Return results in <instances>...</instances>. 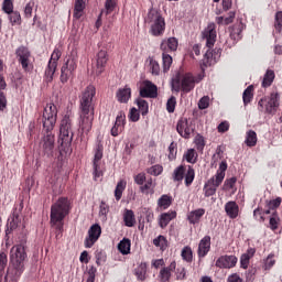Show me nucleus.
I'll return each instance as SVG.
<instances>
[{
  "label": "nucleus",
  "mask_w": 282,
  "mask_h": 282,
  "mask_svg": "<svg viewBox=\"0 0 282 282\" xmlns=\"http://www.w3.org/2000/svg\"><path fill=\"white\" fill-rule=\"evenodd\" d=\"M184 159L189 164H195L197 162V152H195V149H188L184 154Z\"/></svg>",
  "instance_id": "obj_45"
},
{
  "label": "nucleus",
  "mask_w": 282,
  "mask_h": 282,
  "mask_svg": "<svg viewBox=\"0 0 282 282\" xmlns=\"http://www.w3.org/2000/svg\"><path fill=\"white\" fill-rule=\"evenodd\" d=\"M237 257L236 256H220L217 260H216V268H219L220 270H230L231 268H235V265H237Z\"/></svg>",
  "instance_id": "obj_15"
},
{
  "label": "nucleus",
  "mask_w": 282,
  "mask_h": 282,
  "mask_svg": "<svg viewBox=\"0 0 282 282\" xmlns=\"http://www.w3.org/2000/svg\"><path fill=\"white\" fill-rule=\"evenodd\" d=\"M176 131L181 138L188 140L191 138V134L195 130L193 129V126H191V123H188V119L182 118L178 120V122L176 124Z\"/></svg>",
  "instance_id": "obj_16"
},
{
  "label": "nucleus",
  "mask_w": 282,
  "mask_h": 282,
  "mask_svg": "<svg viewBox=\"0 0 282 282\" xmlns=\"http://www.w3.org/2000/svg\"><path fill=\"white\" fill-rule=\"evenodd\" d=\"M2 10H4L7 14L12 13L14 10V4L12 3V0H4L2 4Z\"/></svg>",
  "instance_id": "obj_58"
},
{
  "label": "nucleus",
  "mask_w": 282,
  "mask_h": 282,
  "mask_svg": "<svg viewBox=\"0 0 282 282\" xmlns=\"http://www.w3.org/2000/svg\"><path fill=\"white\" fill-rule=\"evenodd\" d=\"M177 105V99L175 97H171L166 102V109L169 113H173L175 111V106Z\"/></svg>",
  "instance_id": "obj_56"
},
{
  "label": "nucleus",
  "mask_w": 282,
  "mask_h": 282,
  "mask_svg": "<svg viewBox=\"0 0 282 282\" xmlns=\"http://www.w3.org/2000/svg\"><path fill=\"white\" fill-rule=\"evenodd\" d=\"M243 32V24L240 22L238 24H235L230 29V39L232 41H239L241 39V33Z\"/></svg>",
  "instance_id": "obj_30"
},
{
  "label": "nucleus",
  "mask_w": 282,
  "mask_h": 282,
  "mask_svg": "<svg viewBox=\"0 0 282 282\" xmlns=\"http://www.w3.org/2000/svg\"><path fill=\"white\" fill-rule=\"evenodd\" d=\"M141 98H158V86L151 80H143V87H140Z\"/></svg>",
  "instance_id": "obj_17"
},
{
  "label": "nucleus",
  "mask_w": 282,
  "mask_h": 282,
  "mask_svg": "<svg viewBox=\"0 0 282 282\" xmlns=\"http://www.w3.org/2000/svg\"><path fill=\"white\" fill-rule=\"evenodd\" d=\"M15 55L19 63L22 65V69L28 72V67H30V56H32L30 50L25 46H20L17 48Z\"/></svg>",
  "instance_id": "obj_18"
},
{
  "label": "nucleus",
  "mask_w": 282,
  "mask_h": 282,
  "mask_svg": "<svg viewBox=\"0 0 282 282\" xmlns=\"http://www.w3.org/2000/svg\"><path fill=\"white\" fill-rule=\"evenodd\" d=\"M78 126L82 135H89L94 127V112H79Z\"/></svg>",
  "instance_id": "obj_12"
},
{
  "label": "nucleus",
  "mask_w": 282,
  "mask_h": 282,
  "mask_svg": "<svg viewBox=\"0 0 282 282\" xmlns=\"http://www.w3.org/2000/svg\"><path fill=\"white\" fill-rule=\"evenodd\" d=\"M134 274L138 281H144L147 279V263H141L135 270Z\"/></svg>",
  "instance_id": "obj_42"
},
{
  "label": "nucleus",
  "mask_w": 282,
  "mask_h": 282,
  "mask_svg": "<svg viewBox=\"0 0 282 282\" xmlns=\"http://www.w3.org/2000/svg\"><path fill=\"white\" fill-rule=\"evenodd\" d=\"M131 99V88L126 86L124 88H119L117 90L118 102L127 104Z\"/></svg>",
  "instance_id": "obj_26"
},
{
  "label": "nucleus",
  "mask_w": 282,
  "mask_h": 282,
  "mask_svg": "<svg viewBox=\"0 0 282 282\" xmlns=\"http://www.w3.org/2000/svg\"><path fill=\"white\" fill-rule=\"evenodd\" d=\"M221 182L223 181H218V178H216L215 176L209 178L204 186L205 197H213V195L217 193V188L221 186Z\"/></svg>",
  "instance_id": "obj_21"
},
{
  "label": "nucleus",
  "mask_w": 282,
  "mask_h": 282,
  "mask_svg": "<svg viewBox=\"0 0 282 282\" xmlns=\"http://www.w3.org/2000/svg\"><path fill=\"white\" fill-rule=\"evenodd\" d=\"M100 235H102V228L100 225L95 224L88 229V237L85 239V248H91L98 239H100Z\"/></svg>",
  "instance_id": "obj_13"
},
{
  "label": "nucleus",
  "mask_w": 282,
  "mask_h": 282,
  "mask_svg": "<svg viewBox=\"0 0 282 282\" xmlns=\"http://www.w3.org/2000/svg\"><path fill=\"white\" fill-rule=\"evenodd\" d=\"M237 184V177L232 176L230 178H227L225 182H224V185H223V191H232V193H235L237 191V187H235V185Z\"/></svg>",
  "instance_id": "obj_40"
},
{
  "label": "nucleus",
  "mask_w": 282,
  "mask_h": 282,
  "mask_svg": "<svg viewBox=\"0 0 282 282\" xmlns=\"http://www.w3.org/2000/svg\"><path fill=\"white\" fill-rule=\"evenodd\" d=\"M267 206L270 210H276L281 206V197L267 202Z\"/></svg>",
  "instance_id": "obj_59"
},
{
  "label": "nucleus",
  "mask_w": 282,
  "mask_h": 282,
  "mask_svg": "<svg viewBox=\"0 0 282 282\" xmlns=\"http://www.w3.org/2000/svg\"><path fill=\"white\" fill-rule=\"evenodd\" d=\"M137 105L142 116H147L149 113V102H147V100L138 98Z\"/></svg>",
  "instance_id": "obj_49"
},
{
  "label": "nucleus",
  "mask_w": 282,
  "mask_h": 282,
  "mask_svg": "<svg viewBox=\"0 0 282 282\" xmlns=\"http://www.w3.org/2000/svg\"><path fill=\"white\" fill-rule=\"evenodd\" d=\"M153 243L156 248H160V250H165L166 248H169V241L166 240V237L162 235L154 238Z\"/></svg>",
  "instance_id": "obj_43"
},
{
  "label": "nucleus",
  "mask_w": 282,
  "mask_h": 282,
  "mask_svg": "<svg viewBox=\"0 0 282 282\" xmlns=\"http://www.w3.org/2000/svg\"><path fill=\"white\" fill-rule=\"evenodd\" d=\"M172 89L174 91H184V94H188L195 89V76L191 73H177L172 78Z\"/></svg>",
  "instance_id": "obj_4"
},
{
  "label": "nucleus",
  "mask_w": 282,
  "mask_h": 282,
  "mask_svg": "<svg viewBox=\"0 0 282 282\" xmlns=\"http://www.w3.org/2000/svg\"><path fill=\"white\" fill-rule=\"evenodd\" d=\"M96 96V87L88 86L82 95L79 112H94V97Z\"/></svg>",
  "instance_id": "obj_8"
},
{
  "label": "nucleus",
  "mask_w": 282,
  "mask_h": 282,
  "mask_svg": "<svg viewBox=\"0 0 282 282\" xmlns=\"http://www.w3.org/2000/svg\"><path fill=\"white\" fill-rule=\"evenodd\" d=\"M78 59L74 56H69L62 66L61 69V83H67L74 76L76 68L78 67Z\"/></svg>",
  "instance_id": "obj_9"
},
{
  "label": "nucleus",
  "mask_w": 282,
  "mask_h": 282,
  "mask_svg": "<svg viewBox=\"0 0 282 282\" xmlns=\"http://www.w3.org/2000/svg\"><path fill=\"white\" fill-rule=\"evenodd\" d=\"M22 210H23V204H20L19 208H15V210L13 212V216L8 220L7 235H10L12 230H17V228H19V224H21Z\"/></svg>",
  "instance_id": "obj_20"
},
{
  "label": "nucleus",
  "mask_w": 282,
  "mask_h": 282,
  "mask_svg": "<svg viewBox=\"0 0 282 282\" xmlns=\"http://www.w3.org/2000/svg\"><path fill=\"white\" fill-rule=\"evenodd\" d=\"M108 213H109V205L106 204L105 202H101L100 206H99V215H100V217H102L104 219H107Z\"/></svg>",
  "instance_id": "obj_57"
},
{
  "label": "nucleus",
  "mask_w": 282,
  "mask_h": 282,
  "mask_svg": "<svg viewBox=\"0 0 282 282\" xmlns=\"http://www.w3.org/2000/svg\"><path fill=\"white\" fill-rule=\"evenodd\" d=\"M195 180V170L192 166H188V170L185 174V185L191 186Z\"/></svg>",
  "instance_id": "obj_51"
},
{
  "label": "nucleus",
  "mask_w": 282,
  "mask_h": 282,
  "mask_svg": "<svg viewBox=\"0 0 282 282\" xmlns=\"http://www.w3.org/2000/svg\"><path fill=\"white\" fill-rule=\"evenodd\" d=\"M181 257L184 261L191 263L193 261V249H191V247H184L182 249Z\"/></svg>",
  "instance_id": "obj_48"
},
{
  "label": "nucleus",
  "mask_w": 282,
  "mask_h": 282,
  "mask_svg": "<svg viewBox=\"0 0 282 282\" xmlns=\"http://www.w3.org/2000/svg\"><path fill=\"white\" fill-rule=\"evenodd\" d=\"M58 58H61V51L55 48L51 55L47 67L44 73V80L52 83L54 80V74H56V67H58Z\"/></svg>",
  "instance_id": "obj_10"
},
{
  "label": "nucleus",
  "mask_w": 282,
  "mask_h": 282,
  "mask_svg": "<svg viewBox=\"0 0 282 282\" xmlns=\"http://www.w3.org/2000/svg\"><path fill=\"white\" fill-rule=\"evenodd\" d=\"M56 139L52 132H45L44 137L40 141V151L46 158H52L54 155V147Z\"/></svg>",
  "instance_id": "obj_11"
},
{
  "label": "nucleus",
  "mask_w": 282,
  "mask_h": 282,
  "mask_svg": "<svg viewBox=\"0 0 282 282\" xmlns=\"http://www.w3.org/2000/svg\"><path fill=\"white\" fill-rule=\"evenodd\" d=\"M150 72L152 76H160V64L155 59H150Z\"/></svg>",
  "instance_id": "obj_54"
},
{
  "label": "nucleus",
  "mask_w": 282,
  "mask_h": 282,
  "mask_svg": "<svg viewBox=\"0 0 282 282\" xmlns=\"http://www.w3.org/2000/svg\"><path fill=\"white\" fill-rule=\"evenodd\" d=\"M118 250L121 254H129L131 252V240L129 238H123L118 243Z\"/></svg>",
  "instance_id": "obj_34"
},
{
  "label": "nucleus",
  "mask_w": 282,
  "mask_h": 282,
  "mask_svg": "<svg viewBox=\"0 0 282 282\" xmlns=\"http://www.w3.org/2000/svg\"><path fill=\"white\" fill-rule=\"evenodd\" d=\"M113 10H116V0H106L105 9L101 10V14H106L107 17L108 14H111Z\"/></svg>",
  "instance_id": "obj_46"
},
{
  "label": "nucleus",
  "mask_w": 282,
  "mask_h": 282,
  "mask_svg": "<svg viewBox=\"0 0 282 282\" xmlns=\"http://www.w3.org/2000/svg\"><path fill=\"white\" fill-rule=\"evenodd\" d=\"M215 28H217L215 22H210L203 32V39H206V47L208 50H212L217 41V31H215Z\"/></svg>",
  "instance_id": "obj_14"
},
{
  "label": "nucleus",
  "mask_w": 282,
  "mask_h": 282,
  "mask_svg": "<svg viewBox=\"0 0 282 282\" xmlns=\"http://www.w3.org/2000/svg\"><path fill=\"white\" fill-rule=\"evenodd\" d=\"M177 39L175 37H170L167 40H164L162 43H161V50L163 52H166V47L170 50V52H175L177 50Z\"/></svg>",
  "instance_id": "obj_29"
},
{
  "label": "nucleus",
  "mask_w": 282,
  "mask_h": 282,
  "mask_svg": "<svg viewBox=\"0 0 282 282\" xmlns=\"http://www.w3.org/2000/svg\"><path fill=\"white\" fill-rule=\"evenodd\" d=\"M72 210V203L67 197H59L56 203L51 206V226L61 235L63 232V221L66 215Z\"/></svg>",
  "instance_id": "obj_1"
},
{
  "label": "nucleus",
  "mask_w": 282,
  "mask_h": 282,
  "mask_svg": "<svg viewBox=\"0 0 282 282\" xmlns=\"http://www.w3.org/2000/svg\"><path fill=\"white\" fill-rule=\"evenodd\" d=\"M186 279V268L180 267L176 269V280L184 281Z\"/></svg>",
  "instance_id": "obj_61"
},
{
  "label": "nucleus",
  "mask_w": 282,
  "mask_h": 282,
  "mask_svg": "<svg viewBox=\"0 0 282 282\" xmlns=\"http://www.w3.org/2000/svg\"><path fill=\"white\" fill-rule=\"evenodd\" d=\"M126 120H127V116L124 115L123 111H120V112L117 115L115 124H117V127H123V128H124V121H126Z\"/></svg>",
  "instance_id": "obj_60"
},
{
  "label": "nucleus",
  "mask_w": 282,
  "mask_h": 282,
  "mask_svg": "<svg viewBox=\"0 0 282 282\" xmlns=\"http://www.w3.org/2000/svg\"><path fill=\"white\" fill-rule=\"evenodd\" d=\"M127 188V181H119L117 183L116 189H115V197L117 202H120L122 199V193H124V189Z\"/></svg>",
  "instance_id": "obj_37"
},
{
  "label": "nucleus",
  "mask_w": 282,
  "mask_h": 282,
  "mask_svg": "<svg viewBox=\"0 0 282 282\" xmlns=\"http://www.w3.org/2000/svg\"><path fill=\"white\" fill-rule=\"evenodd\" d=\"M6 268H8V253L6 251L0 252V282L6 276Z\"/></svg>",
  "instance_id": "obj_31"
},
{
  "label": "nucleus",
  "mask_w": 282,
  "mask_h": 282,
  "mask_svg": "<svg viewBox=\"0 0 282 282\" xmlns=\"http://www.w3.org/2000/svg\"><path fill=\"white\" fill-rule=\"evenodd\" d=\"M162 61H163V72L166 73L169 72V69H171V65H173V57L166 53H163Z\"/></svg>",
  "instance_id": "obj_47"
},
{
  "label": "nucleus",
  "mask_w": 282,
  "mask_h": 282,
  "mask_svg": "<svg viewBox=\"0 0 282 282\" xmlns=\"http://www.w3.org/2000/svg\"><path fill=\"white\" fill-rule=\"evenodd\" d=\"M184 173H186V170L184 169V165H180L176 167L173 172V181L174 182H182L184 180Z\"/></svg>",
  "instance_id": "obj_44"
},
{
  "label": "nucleus",
  "mask_w": 282,
  "mask_h": 282,
  "mask_svg": "<svg viewBox=\"0 0 282 282\" xmlns=\"http://www.w3.org/2000/svg\"><path fill=\"white\" fill-rule=\"evenodd\" d=\"M107 61H109V57L107 56V51L101 50L97 54V68L96 74L99 76V74H102L105 72V66L107 65Z\"/></svg>",
  "instance_id": "obj_23"
},
{
  "label": "nucleus",
  "mask_w": 282,
  "mask_h": 282,
  "mask_svg": "<svg viewBox=\"0 0 282 282\" xmlns=\"http://www.w3.org/2000/svg\"><path fill=\"white\" fill-rule=\"evenodd\" d=\"M275 32L281 33L282 31V11H278L274 18Z\"/></svg>",
  "instance_id": "obj_53"
},
{
  "label": "nucleus",
  "mask_w": 282,
  "mask_h": 282,
  "mask_svg": "<svg viewBox=\"0 0 282 282\" xmlns=\"http://www.w3.org/2000/svg\"><path fill=\"white\" fill-rule=\"evenodd\" d=\"M204 215H206V209L198 208V209L191 212L187 216V219H188L189 224H193V225L199 224V219H202V217H204Z\"/></svg>",
  "instance_id": "obj_27"
},
{
  "label": "nucleus",
  "mask_w": 282,
  "mask_h": 282,
  "mask_svg": "<svg viewBox=\"0 0 282 282\" xmlns=\"http://www.w3.org/2000/svg\"><path fill=\"white\" fill-rule=\"evenodd\" d=\"M162 171H164V167H162V165H154L150 169L149 173L150 175H162Z\"/></svg>",
  "instance_id": "obj_64"
},
{
  "label": "nucleus",
  "mask_w": 282,
  "mask_h": 282,
  "mask_svg": "<svg viewBox=\"0 0 282 282\" xmlns=\"http://www.w3.org/2000/svg\"><path fill=\"white\" fill-rule=\"evenodd\" d=\"M209 105H210V98H208V96L200 98V100L198 101L199 109H208Z\"/></svg>",
  "instance_id": "obj_62"
},
{
  "label": "nucleus",
  "mask_w": 282,
  "mask_h": 282,
  "mask_svg": "<svg viewBox=\"0 0 282 282\" xmlns=\"http://www.w3.org/2000/svg\"><path fill=\"white\" fill-rule=\"evenodd\" d=\"M123 220L128 228H133L135 226V214H133V210L127 209L123 214Z\"/></svg>",
  "instance_id": "obj_33"
},
{
  "label": "nucleus",
  "mask_w": 282,
  "mask_h": 282,
  "mask_svg": "<svg viewBox=\"0 0 282 282\" xmlns=\"http://www.w3.org/2000/svg\"><path fill=\"white\" fill-rule=\"evenodd\" d=\"M245 144H247V147H257V132H254V130L247 132Z\"/></svg>",
  "instance_id": "obj_41"
},
{
  "label": "nucleus",
  "mask_w": 282,
  "mask_h": 282,
  "mask_svg": "<svg viewBox=\"0 0 282 282\" xmlns=\"http://www.w3.org/2000/svg\"><path fill=\"white\" fill-rule=\"evenodd\" d=\"M74 140V123L69 116H64L59 124V138L58 144L61 151H69L72 147V141Z\"/></svg>",
  "instance_id": "obj_3"
},
{
  "label": "nucleus",
  "mask_w": 282,
  "mask_h": 282,
  "mask_svg": "<svg viewBox=\"0 0 282 282\" xmlns=\"http://www.w3.org/2000/svg\"><path fill=\"white\" fill-rule=\"evenodd\" d=\"M25 259H28V253L25 252V246L22 243L15 245L10 250V262L14 268L13 279H19L23 274L25 269Z\"/></svg>",
  "instance_id": "obj_2"
},
{
  "label": "nucleus",
  "mask_w": 282,
  "mask_h": 282,
  "mask_svg": "<svg viewBox=\"0 0 282 282\" xmlns=\"http://www.w3.org/2000/svg\"><path fill=\"white\" fill-rule=\"evenodd\" d=\"M56 118H58V109L54 104H47L42 115V124L44 133L54 131L56 127Z\"/></svg>",
  "instance_id": "obj_6"
},
{
  "label": "nucleus",
  "mask_w": 282,
  "mask_h": 282,
  "mask_svg": "<svg viewBox=\"0 0 282 282\" xmlns=\"http://www.w3.org/2000/svg\"><path fill=\"white\" fill-rule=\"evenodd\" d=\"M225 210L230 219H237L239 216V205H237L235 202H228L225 205Z\"/></svg>",
  "instance_id": "obj_28"
},
{
  "label": "nucleus",
  "mask_w": 282,
  "mask_h": 282,
  "mask_svg": "<svg viewBox=\"0 0 282 282\" xmlns=\"http://www.w3.org/2000/svg\"><path fill=\"white\" fill-rule=\"evenodd\" d=\"M274 70L268 69L262 80V87H270L274 83Z\"/></svg>",
  "instance_id": "obj_39"
},
{
  "label": "nucleus",
  "mask_w": 282,
  "mask_h": 282,
  "mask_svg": "<svg viewBox=\"0 0 282 282\" xmlns=\"http://www.w3.org/2000/svg\"><path fill=\"white\" fill-rule=\"evenodd\" d=\"M279 224H281V218H279V214L274 210L269 219V228L271 230H278Z\"/></svg>",
  "instance_id": "obj_38"
},
{
  "label": "nucleus",
  "mask_w": 282,
  "mask_h": 282,
  "mask_svg": "<svg viewBox=\"0 0 282 282\" xmlns=\"http://www.w3.org/2000/svg\"><path fill=\"white\" fill-rule=\"evenodd\" d=\"M177 264L175 261L171 262L169 267L161 269L159 276L161 282H169L171 281L172 272L175 271Z\"/></svg>",
  "instance_id": "obj_24"
},
{
  "label": "nucleus",
  "mask_w": 282,
  "mask_h": 282,
  "mask_svg": "<svg viewBox=\"0 0 282 282\" xmlns=\"http://www.w3.org/2000/svg\"><path fill=\"white\" fill-rule=\"evenodd\" d=\"M194 144H196L197 151H204V147H206V143L204 142V137L196 135L194 139Z\"/></svg>",
  "instance_id": "obj_55"
},
{
  "label": "nucleus",
  "mask_w": 282,
  "mask_h": 282,
  "mask_svg": "<svg viewBox=\"0 0 282 282\" xmlns=\"http://www.w3.org/2000/svg\"><path fill=\"white\" fill-rule=\"evenodd\" d=\"M9 20L12 25H21V13L19 11H11Z\"/></svg>",
  "instance_id": "obj_50"
},
{
  "label": "nucleus",
  "mask_w": 282,
  "mask_h": 282,
  "mask_svg": "<svg viewBox=\"0 0 282 282\" xmlns=\"http://www.w3.org/2000/svg\"><path fill=\"white\" fill-rule=\"evenodd\" d=\"M228 170V163L226 161H221L219 164V169L217 170L214 177L218 180V182H224V178L226 177V171Z\"/></svg>",
  "instance_id": "obj_35"
},
{
  "label": "nucleus",
  "mask_w": 282,
  "mask_h": 282,
  "mask_svg": "<svg viewBox=\"0 0 282 282\" xmlns=\"http://www.w3.org/2000/svg\"><path fill=\"white\" fill-rule=\"evenodd\" d=\"M171 204H173V197L166 194L162 195L158 200V206L161 210H166V208L171 207Z\"/></svg>",
  "instance_id": "obj_32"
},
{
  "label": "nucleus",
  "mask_w": 282,
  "mask_h": 282,
  "mask_svg": "<svg viewBox=\"0 0 282 282\" xmlns=\"http://www.w3.org/2000/svg\"><path fill=\"white\" fill-rule=\"evenodd\" d=\"M210 252V236H205L198 243L197 254L199 259H204Z\"/></svg>",
  "instance_id": "obj_22"
},
{
  "label": "nucleus",
  "mask_w": 282,
  "mask_h": 282,
  "mask_svg": "<svg viewBox=\"0 0 282 282\" xmlns=\"http://www.w3.org/2000/svg\"><path fill=\"white\" fill-rule=\"evenodd\" d=\"M279 93H271L269 97H263L258 101L259 111H264V113H269L274 116L276 113V109H279Z\"/></svg>",
  "instance_id": "obj_7"
},
{
  "label": "nucleus",
  "mask_w": 282,
  "mask_h": 282,
  "mask_svg": "<svg viewBox=\"0 0 282 282\" xmlns=\"http://www.w3.org/2000/svg\"><path fill=\"white\" fill-rule=\"evenodd\" d=\"M102 144L98 143L96 147L93 162L95 180H98V177H102V170L100 169V161L102 160Z\"/></svg>",
  "instance_id": "obj_19"
},
{
  "label": "nucleus",
  "mask_w": 282,
  "mask_h": 282,
  "mask_svg": "<svg viewBox=\"0 0 282 282\" xmlns=\"http://www.w3.org/2000/svg\"><path fill=\"white\" fill-rule=\"evenodd\" d=\"M175 217H177V212L175 210L161 214L159 218L160 228H166V226H169V224H171Z\"/></svg>",
  "instance_id": "obj_25"
},
{
  "label": "nucleus",
  "mask_w": 282,
  "mask_h": 282,
  "mask_svg": "<svg viewBox=\"0 0 282 282\" xmlns=\"http://www.w3.org/2000/svg\"><path fill=\"white\" fill-rule=\"evenodd\" d=\"M147 22L151 23L150 34H152V36H162L164 34L166 22H164V18L160 11L151 9L148 13Z\"/></svg>",
  "instance_id": "obj_5"
},
{
  "label": "nucleus",
  "mask_w": 282,
  "mask_h": 282,
  "mask_svg": "<svg viewBox=\"0 0 282 282\" xmlns=\"http://www.w3.org/2000/svg\"><path fill=\"white\" fill-rule=\"evenodd\" d=\"M248 265H250V258L248 254L242 253V256L240 257V268L247 270Z\"/></svg>",
  "instance_id": "obj_63"
},
{
  "label": "nucleus",
  "mask_w": 282,
  "mask_h": 282,
  "mask_svg": "<svg viewBox=\"0 0 282 282\" xmlns=\"http://www.w3.org/2000/svg\"><path fill=\"white\" fill-rule=\"evenodd\" d=\"M85 10V0H75V8L73 17L75 19H80L83 17V12Z\"/></svg>",
  "instance_id": "obj_36"
},
{
  "label": "nucleus",
  "mask_w": 282,
  "mask_h": 282,
  "mask_svg": "<svg viewBox=\"0 0 282 282\" xmlns=\"http://www.w3.org/2000/svg\"><path fill=\"white\" fill-rule=\"evenodd\" d=\"M252 89H253L252 86H248L247 89L243 91V94H242L243 105H248L251 102L252 97H253Z\"/></svg>",
  "instance_id": "obj_52"
}]
</instances>
